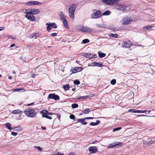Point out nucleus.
<instances>
[{
    "label": "nucleus",
    "mask_w": 155,
    "mask_h": 155,
    "mask_svg": "<svg viewBox=\"0 0 155 155\" xmlns=\"http://www.w3.org/2000/svg\"><path fill=\"white\" fill-rule=\"evenodd\" d=\"M62 21L63 22V25L64 27L66 28H68V23L66 19H65L64 20H62Z\"/></svg>",
    "instance_id": "b1692460"
},
{
    "label": "nucleus",
    "mask_w": 155,
    "mask_h": 155,
    "mask_svg": "<svg viewBox=\"0 0 155 155\" xmlns=\"http://www.w3.org/2000/svg\"><path fill=\"white\" fill-rule=\"evenodd\" d=\"M57 35V33H52L51 35L52 37H54L56 36Z\"/></svg>",
    "instance_id": "603ef678"
},
{
    "label": "nucleus",
    "mask_w": 155,
    "mask_h": 155,
    "mask_svg": "<svg viewBox=\"0 0 155 155\" xmlns=\"http://www.w3.org/2000/svg\"><path fill=\"white\" fill-rule=\"evenodd\" d=\"M86 120L85 118L83 119H78V122H80L83 125H86L87 124V122H84V120Z\"/></svg>",
    "instance_id": "6ab92c4d"
},
{
    "label": "nucleus",
    "mask_w": 155,
    "mask_h": 155,
    "mask_svg": "<svg viewBox=\"0 0 155 155\" xmlns=\"http://www.w3.org/2000/svg\"><path fill=\"white\" fill-rule=\"evenodd\" d=\"M47 114L49 115H52L53 114V113L52 112H48Z\"/></svg>",
    "instance_id": "13d9d810"
},
{
    "label": "nucleus",
    "mask_w": 155,
    "mask_h": 155,
    "mask_svg": "<svg viewBox=\"0 0 155 155\" xmlns=\"http://www.w3.org/2000/svg\"><path fill=\"white\" fill-rule=\"evenodd\" d=\"M49 25L50 27H51L52 28H57V25L56 24L54 23H49Z\"/></svg>",
    "instance_id": "a878e982"
},
{
    "label": "nucleus",
    "mask_w": 155,
    "mask_h": 155,
    "mask_svg": "<svg viewBox=\"0 0 155 155\" xmlns=\"http://www.w3.org/2000/svg\"><path fill=\"white\" fill-rule=\"evenodd\" d=\"M29 13H31L33 15L38 14L40 12V11L38 9L36 8L29 9Z\"/></svg>",
    "instance_id": "9b49d317"
},
{
    "label": "nucleus",
    "mask_w": 155,
    "mask_h": 155,
    "mask_svg": "<svg viewBox=\"0 0 155 155\" xmlns=\"http://www.w3.org/2000/svg\"><path fill=\"white\" fill-rule=\"evenodd\" d=\"M13 129L15 130H21V128L20 127H15L13 128Z\"/></svg>",
    "instance_id": "37998d69"
},
{
    "label": "nucleus",
    "mask_w": 155,
    "mask_h": 155,
    "mask_svg": "<svg viewBox=\"0 0 155 155\" xmlns=\"http://www.w3.org/2000/svg\"><path fill=\"white\" fill-rule=\"evenodd\" d=\"M122 143L119 142H114L111 143L108 147V148H112L114 147H116L117 148H118L121 147L122 145Z\"/></svg>",
    "instance_id": "7ed1b4c3"
},
{
    "label": "nucleus",
    "mask_w": 155,
    "mask_h": 155,
    "mask_svg": "<svg viewBox=\"0 0 155 155\" xmlns=\"http://www.w3.org/2000/svg\"><path fill=\"white\" fill-rule=\"evenodd\" d=\"M136 110L134 109H129L128 111L130 112L136 113Z\"/></svg>",
    "instance_id": "49530a36"
},
{
    "label": "nucleus",
    "mask_w": 155,
    "mask_h": 155,
    "mask_svg": "<svg viewBox=\"0 0 155 155\" xmlns=\"http://www.w3.org/2000/svg\"><path fill=\"white\" fill-rule=\"evenodd\" d=\"M22 12L23 13H26V14H28L29 12V9H23L22 10Z\"/></svg>",
    "instance_id": "ea45409f"
},
{
    "label": "nucleus",
    "mask_w": 155,
    "mask_h": 155,
    "mask_svg": "<svg viewBox=\"0 0 155 155\" xmlns=\"http://www.w3.org/2000/svg\"><path fill=\"white\" fill-rule=\"evenodd\" d=\"M24 113L26 115L30 117H34L36 115L34 110L29 108L26 109L24 111Z\"/></svg>",
    "instance_id": "f257e3e1"
},
{
    "label": "nucleus",
    "mask_w": 155,
    "mask_h": 155,
    "mask_svg": "<svg viewBox=\"0 0 155 155\" xmlns=\"http://www.w3.org/2000/svg\"><path fill=\"white\" fill-rule=\"evenodd\" d=\"M154 142H155V140H150V139L148 138L147 140H145L143 142V143L147 145H150L153 144Z\"/></svg>",
    "instance_id": "ddd939ff"
},
{
    "label": "nucleus",
    "mask_w": 155,
    "mask_h": 155,
    "mask_svg": "<svg viewBox=\"0 0 155 155\" xmlns=\"http://www.w3.org/2000/svg\"><path fill=\"white\" fill-rule=\"evenodd\" d=\"M33 5H40L41 4V2L36 1H33Z\"/></svg>",
    "instance_id": "473e14b6"
},
{
    "label": "nucleus",
    "mask_w": 155,
    "mask_h": 155,
    "mask_svg": "<svg viewBox=\"0 0 155 155\" xmlns=\"http://www.w3.org/2000/svg\"><path fill=\"white\" fill-rule=\"evenodd\" d=\"M70 87V85L68 84H66L63 86V88L65 91L68 90Z\"/></svg>",
    "instance_id": "c85d7f7f"
},
{
    "label": "nucleus",
    "mask_w": 155,
    "mask_h": 155,
    "mask_svg": "<svg viewBox=\"0 0 155 155\" xmlns=\"http://www.w3.org/2000/svg\"><path fill=\"white\" fill-rule=\"evenodd\" d=\"M95 54L92 55V54L87 53V55H86V58H95L96 56Z\"/></svg>",
    "instance_id": "5701e85b"
},
{
    "label": "nucleus",
    "mask_w": 155,
    "mask_h": 155,
    "mask_svg": "<svg viewBox=\"0 0 155 155\" xmlns=\"http://www.w3.org/2000/svg\"><path fill=\"white\" fill-rule=\"evenodd\" d=\"M76 7L77 5L75 4H73L70 6L68 9L69 15L72 19H74V12Z\"/></svg>",
    "instance_id": "f03ea898"
},
{
    "label": "nucleus",
    "mask_w": 155,
    "mask_h": 155,
    "mask_svg": "<svg viewBox=\"0 0 155 155\" xmlns=\"http://www.w3.org/2000/svg\"><path fill=\"white\" fill-rule=\"evenodd\" d=\"M110 12L109 10H107L104 12L103 14V15H110Z\"/></svg>",
    "instance_id": "7c9ffc66"
},
{
    "label": "nucleus",
    "mask_w": 155,
    "mask_h": 155,
    "mask_svg": "<svg viewBox=\"0 0 155 155\" xmlns=\"http://www.w3.org/2000/svg\"><path fill=\"white\" fill-rule=\"evenodd\" d=\"M106 56L105 54L104 53H98V56L101 58H103L104 57Z\"/></svg>",
    "instance_id": "c756f323"
},
{
    "label": "nucleus",
    "mask_w": 155,
    "mask_h": 155,
    "mask_svg": "<svg viewBox=\"0 0 155 155\" xmlns=\"http://www.w3.org/2000/svg\"><path fill=\"white\" fill-rule=\"evenodd\" d=\"M153 26L152 25H148L143 27V30H144L145 31H147L149 30V29L153 28Z\"/></svg>",
    "instance_id": "412c9836"
},
{
    "label": "nucleus",
    "mask_w": 155,
    "mask_h": 155,
    "mask_svg": "<svg viewBox=\"0 0 155 155\" xmlns=\"http://www.w3.org/2000/svg\"><path fill=\"white\" fill-rule=\"evenodd\" d=\"M136 113H141V110H136Z\"/></svg>",
    "instance_id": "6e6d98bb"
},
{
    "label": "nucleus",
    "mask_w": 155,
    "mask_h": 155,
    "mask_svg": "<svg viewBox=\"0 0 155 155\" xmlns=\"http://www.w3.org/2000/svg\"><path fill=\"white\" fill-rule=\"evenodd\" d=\"M89 97V96L88 95H86V96H82L80 97H78L77 98V100H80L81 99H86L87 98H88Z\"/></svg>",
    "instance_id": "2f4dec72"
},
{
    "label": "nucleus",
    "mask_w": 155,
    "mask_h": 155,
    "mask_svg": "<svg viewBox=\"0 0 155 155\" xmlns=\"http://www.w3.org/2000/svg\"><path fill=\"white\" fill-rule=\"evenodd\" d=\"M104 3L108 5L117 3L120 0H102Z\"/></svg>",
    "instance_id": "20e7f679"
},
{
    "label": "nucleus",
    "mask_w": 155,
    "mask_h": 155,
    "mask_svg": "<svg viewBox=\"0 0 155 155\" xmlns=\"http://www.w3.org/2000/svg\"><path fill=\"white\" fill-rule=\"evenodd\" d=\"M82 68L81 67H76L74 69H72V73H75L76 72H79L82 71Z\"/></svg>",
    "instance_id": "2eb2a0df"
},
{
    "label": "nucleus",
    "mask_w": 155,
    "mask_h": 155,
    "mask_svg": "<svg viewBox=\"0 0 155 155\" xmlns=\"http://www.w3.org/2000/svg\"><path fill=\"white\" fill-rule=\"evenodd\" d=\"M11 134L12 135L16 136L18 134V133L16 132H11Z\"/></svg>",
    "instance_id": "3c124183"
},
{
    "label": "nucleus",
    "mask_w": 155,
    "mask_h": 155,
    "mask_svg": "<svg viewBox=\"0 0 155 155\" xmlns=\"http://www.w3.org/2000/svg\"><path fill=\"white\" fill-rule=\"evenodd\" d=\"M15 44H12L10 46V48H11V47H13V46H15Z\"/></svg>",
    "instance_id": "680f3d73"
},
{
    "label": "nucleus",
    "mask_w": 155,
    "mask_h": 155,
    "mask_svg": "<svg viewBox=\"0 0 155 155\" xmlns=\"http://www.w3.org/2000/svg\"><path fill=\"white\" fill-rule=\"evenodd\" d=\"M9 38H12V39H15V38H14V37L13 38V36H12V35H11L9 36Z\"/></svg>",
    "instance_id": "69168bd1"
},
{
    "label": "nucleus",
    "mask_w": 155,
    "mask_h": 155,
    "mask_svg": "<svg viewBox=\"0 0 155 155\" xmlns=\"http://www.w3.org/2000/svg\"><path fill=\"white\" fill-rule=\"evenodd\" d=\"M41 129L43 130H45L46 129V128L45 127L42 126L41 127Z\"/></svg>",
    "instance_id": "e2e57ef3"
},
{
    "label": "nucleus",
    "mask_w": 155,
    "mask_h": 155,
    "mask_svg": "<svg viewBox=\"0 0 155 155\" xmlns=\"http://www.w3.org/2000/svg\"><path fill=\"white\" fill-rule=\"evenodd\" d=\"M46 25L47 26L46 28L47 29V31L48 32H49L51 30V28L50 26L49 23H46Z\"/></svg>",
    "instance_id": "cd10ccee"
},
{
    "label": "nucleus",
    "mask_w": 155,
    "mask_h": 155,
    "mask_svg": "<svg viewBox=\"0 0 155 155\" xmlns=\"http://www.w3.org/2000/svg\"><path fill=\"white\" fill-rule=\"evenodd\" d=\"M147 111V110H141V113H145Z\"/></svg>",
    "instance_id": "4d7b16f0"
},
{
    "label": "nucleus",
    "mask_w": 155,
    "mask_h": 155,
    "mask_svg": "<svg viewBox=\"0 0 155 155\" xmlns=\"http://www.w3.org/2000/svg\"><path fill=\"white\" fill-rule=\"evenodd\" d=\"M89 42V40L87 39H85L83 40L81 42V44H86L88 43Z\"/></svg>",
    "instance_id": "c9c22d12"
},
{
    "label": "nucleus",
    "mask_w": 155,
    "mask_h": 155,
    "mask_svg": "<svg viewBox=\"0 0 155 155\" xmlns=\"http://www.w3.org/2000/svg\"><path fill=\"white\" fill-rule=\"evenodd\" d=\"M4 29L3 27H0V31Z\"/></svg>",
    "instance_id": "338daca9"
},
{
    "label": "nucleus",
    "mask_w": 155,
    "mask_h": 155,
    "mask_svg": "<svg viewBox=\"0 0 155 155\" xmlns=\"http://www.w3.org/2000/svg\"><path fill=\"white\" fill-rule=\"evenodd\" d=\"M42 117H45L50 120L52 119V117L51 116H49L47 115L42 114Z\"/></svg>",
    "instance_id": "72a5a7b5"
},
{
    "label": "nucleus",
    "mask_w": 155,
    "mask_h": 155,
    "mask_svg": "<svg viewBox=\"0 0 155 155\" xmlns=\"http://www.w3.org/2000/svg\"><path fill=\"white\" fill-rule=\"evenodd\" d=\"M82 111L83 112V113L85 114H88L90 112V110H89V109L87 108L86 109L82 110Z\"/></svg>",
    "instance_id": "f704fd0d"
},
{
    "label": "nucleus",
    "mask_w": 155,
    "mask_h": 155,
    "mask_svg": "<svg viewBox=\"0 0 155 155\" xmlns=\"http://www.w3.org/2000/svg\"><path fill=\"white\" fill-rule=\"evenodd\" d=\"M48 113V111L46 110H42L41 113L43 114L46 115V114H47Z\"/></svg>",
    "instance_id": "4c0bfd02"
},
{
    "label": "nucleus",
    "mask_w": 155,
    "mask_h": 155,
    "mask_svg": "<svg viewBox=\"0 0 155 155\" xmlns=\"http://www.w3.org/2000/svg\"><path fill=\"white\" fill-rule=\"evenodd\" d=\"M78 30L81 31L83 32H86L90 33L91 32V30L88 27H82L81 28H79Z\"/></svg>",
    "instance_id": "1a4fd4ad"
},
{
    "label": "nucleus",
    "mask_w": 155,
    "mask_h": 155,
    "mask_svg": "<svg viewBox=\"0 0 155 155\" xmlns=\"http://www.w3.org/2000/svg\"><path fill=\"white\" fill-rule=\"evenodd\" d=\"M48 99H53L57 101H58L60 99L58 95L54 94H49L48 96Z\"/></svg>",
    "instance_id": "6e6552de"
},
{
    "label": "nucleus",
    "mask_w": 155,
    "mask_h": 155,
    "mask_svg": "<svg viewBox=\"0 0 155 155\" xmlns=\"http://www.w3.org/2000/svg\"><path fill=\"white\" fill-rule=\"evenodd\" d=\"M102 15L100 11H97L91 15L92 18H97Z\"/></svg>",
    "instance_id": "423d86ee"
},
{
    "label": "nucleus",
    "mask_w": 155,
    "mask_h": 155,
    "mask_svg": "<svg viewBox=\"0 0 155 155\" xmlns=\"http://www.w3.org/2000/svg\"><path fill=\"white\" fill-rule=\"evenodd\" d=\"M59 16L60 19L61 20H64L65 18V15L62 12H60L59 13Z\"/></svg>",
    "instance_id": "f3484780"
},
{
    "label": "nucleus",
    "mask_w": 155,
    "mask_h": 155,
    "mask_svg": "<svg viewBox=\"0 0 155 155\" xmlns=\"http://www.w3.org/2000/svg\"><path fill=\"white\" fill-rule=\"evenodd\" d=\"M25 17L27 19L32 21H34L35 20V17L29 12L28 14H26Z\"/></svg>",
    "instance_id": "0eeeda50"
},
{
    "label": "nucleus",
    "mask_w": 155,
    "mask_h": 155,
    "mask_svg": "<svg viewBox=\"0 0 155 155\" xmlns=\"http://www.w3.org/2000/svg\"><path fill=\"white\" fill-rule=\"evenodd\" d=\"M110 84L113 85H114L116 83V80L115 79L112 80L110 82Z\"/></svg>",
    "instance_id": "79ce46f5"
},
{
    "label": "nucleus",
    "mask_w": 155,
    "mask_h": 155,
    "mask_svg": "<svg viewBox=\"0 0 155 155\" xmlns=\"http://www.w3.org/2000/svg\"><path fill=\"white\" fill-rule=\"evenodd\" d=\"M57 117L59 119H60L61 118V116L59 114H57Z\"/></svg>",
    "instance_id": "052dcab7"
},
{
    "label": "nucleus",
    "mask_w": 155,
    "mask_h": 155,
    "mask_svg": "<svg viewBox=\"0 0 155 155\" xmlns=\"http://www.w3.org/2000/svg\"><path fill=\"white\" fill-rule=\"evenodd\" d=\"M127 7L123 4H117L116 6V9L120 11H124L126 8Z\"/></svg>",
    "instance_id": "9d476101"
},
{
    "label": "nucleus",
    "mask_w": 155,
    "mask_h": 155,
    "mask_svg": "<svg viewBox=\"0 0 155 155\" xmlns=\"http://www.w3.org/2000/svg\"><path fill=\"white\" fill-rule=\"evenodd\" d=\"M54 155H63V154L62 153H55Z\"/></svg>",
    "instance_id": "5fc2aeb1"
},
{
    "label": "nucleus",
    "mask_w": 155,
    "mask_h": 155,
    "mask_svg": "<svg viewBox=\"0 0 155 155\" xmlns=\"http://www.w3.org/2000/svg\"><path fill=\"white\" fill-rule=\"evenodd\" d=\"M121 129V127H118L117 128H116L113 129V131L115 132L117 130H118Z\"/></svg>",
    "instance_id": "de8ad7c7"
},
{
    "label": "nucleus",
    "mask_w": 155,
    "mask_h": 155,
    "mask_svg": "<svg viewBox=\"0 0 155 155\" xmlns=\"http://www.w3.org/2000/svg\"><path fill=\"white\" fill-rule=\"evenodd\" d=\"M132 19L129 17H127L124 18L122 21V22L124 25H127L132 21Z\"/></svg>",
    "instance_id": "39448f33"
},
{
    "label": "nucleus",
    "mask_w": 155,
    "mask_h": 155,
    "mask_svg": "<svg viewBox=\"0 0 155 155\" xmlns=\"http://www.w3.org/2000/svg\"><path fill=\"white\" fill-rule=\"evenodd\" d=\"M131 42L129 41H126L124 42L123 46L125 48H129L131 45Z\"/></svg>",
    "instance_id": "dca6fc26"
},
{
    "label": "nucleus",
    "mask_w": 155,
    "mask_h": 155,
    "mask_svg": "<svg viewBox=\"0 0 155 155\" xmlns=\"http://www.w3.org/2000/svg\"><path fill=\"white\" fill-rule=\"evenodd\" d=\"M88 150L89 151H91V153H95L97 151V149L95 147L93 146L91 147H89L88 148Z\"/></svg>",
    "instance_id": "4468645a"
},
{
    "label": "nucleus",
    "mask_w": 155,
    "mask_h": 155,
    "mask_svg": "<svg viewBox=\"0 0 155 155\" xmlns=\"http://www.w3.org/2000/svg\"><path fill=\"white\" fill-rule=\"evenodd\" d=\"M24 89L23 88L20 89L19 88H17L15 89H14L13 90V91L14 92H16V91H19L20 90H24Z\"/></svg>",
    "instance_id": "a18cd8bd"
},
{
    "label": "nucleus",
    "mask_w": 155,
    "mask_h": 155,
    "mask_svg": "<svg viewBox=\"0 0 155 155\" xmlns=\"http://www.w3.org/2000/svg\"><path fill=\"white\" fill-rule=\"evenodd\" d=\"M39 35L38 33H33L32 35H30V37L31 38H35L38 37Z\"/></svg>",
    "instance_id": "4be33fe9"
},
{
    "label": "nucleus",
    "mask_w": 155,
    "mask_h": 155,
    "mask_svg": "<svg viewBox=\"0 0 155 155\" xmlns=\"http://www.w3.org/2000/svg\"><path fill=\"white\" fill-rule=\"evenodd\" d=\"M34 147L35 148H37L40 151H41L42 150L41 148L39 146H35Z\"/></svg>",
    "instance_id": "8fccbe9b"
},
{
    "label": "nucleus",
    "mask_w": 155,
    "mask_h": 155,
    "mask_svg": "<svg viewBox=\"0 0 155 155\" xmlns=\"http://www.w3.org/2000/svg\"><path fill=\"white\" fill-rule=\"evenodd\" d=\"M91 64L93 66H98L100 67H102L103 66L102 64L101 63H99L94 62H92Z\"/></svg>",
    "instance_id": "aec40b11"
},
{
    "label": "nucleus",
    "mask_w": 155,
    "mask_h": 155,
    "mask_svg": "<svg viewBox=\"0 0 155 155\" xmlns=\"http://www.w3.org/2000/svg\"><path fill=\"white\" fill-rule=\"evenodd\" d=\"M87 53H84L83 54V55L86 58V55H87Z\"/></svg>",
    "instance_id": "0e129e2a"
},
{
    "label": "nucleus",
    "mask_w": 155,
    "mask_h": 155,
    "mask_svg": "<svg viewBox=\"0 0 155 155\" xmlns=\"http://www.w3.org/2000/svg\"><path fill=\"white\" fill-rule=\"evenodd\" d=\"M73 83L75 84L78 85L80 84V81L78 80L77 79L74 80Z\"/></svg>",
    "instance_id": "a19ab883"
},
{
    "label": "nucleus",
    "mask_w": 155,
    "mask_h": 155,
    "mask_svg": "<svg viewBox=\"0 0 155 155\" xmlns=\"http://www.w3.org/2000/svg\"><path fill=\"white\" fill-rule=\"evenodd\" d=\"M86 120L85 118L83 119H78V122H80L83 125H86L87 124V122H84V120Z\"/></svg>",
    "instance_id": "a211bd4d"
},
{
    "label": "nucleus",
    "mask_w": 155,
    "mask_h": 155,
    "mask_svg": "<svg viewBox=\"0 0 155 155\" xmlns=\"http://www.w3.org/2000/svg\"><path fill=\"white\" fill-rule=\"evenodd\" d=\"M12 113L14 114H19V120L21 119L20 117L21 116V114H22V111L19 109H17L16 110H14L12 111Z\"/></svg>",
    "instance_id": "f8f14e48"
},
{
    "label": "nucleus",
    "mask_w": 155,
    "mask_h": 155,
    "mask_svg": "<svg viewBox=\"0 0 155 155\" xmlns=\"http://www.w3.org/2000/svg\"><path fill=\"white\" fill-rule=\"evenodd\" d=\"M78 106V105L77 104H73L71 105V107L73 109L77 108Z\"/></svg>",
    "instance_id": "58836bf2"
},
{
    "label": "nucleus",
    "mask_w": 155,
    "mask_h": 155,
    "mask_svg": "<svg viewBox=\"0 0 155 155\" xmlns=\"http://www.w3.org/2000/svg\"><path fill=\"white\" fill-rule=\"evenodd\" d=\"M6 127L9 130H11L12 129V127H11V124L8 123H6L5 124Z\"/></svg>",
    "instance_id": "bb28decb"
},
{
    "label": "nucleus",
    "mask_w": 155,
    "mask_h": 155,
    "mask_svg": "<svg viewBox=\"0 0 155 155\" xmlns=\"http://www.w3.org/2000/svg\"><path fill=\"white\" fill-rule=\"evenodd\" d=\"M100 122V121L97 120L96 122L94 123L93 122H91L90 123V124L91 126H95L99 124Z\"/></svg>",
    "instance_id": "393cba45"
},
{
    "label": "nucleus",
    "mask_w": 155,
    "mask_h": 155,
    "mask_svg": "<svg viewBox=\"0 0 155 155\" xmlns=\"http://www.w3.org/2000/svg\"><path fill=\"white\" fill-rule=\"evenodd\" d=\"M119 35L117 34H111L110 35V36L111 37H114L117 38H118Z\"/></svg>",
    "instance_id": "e433bc0d"
},
{
    "label": "nucleus",
    "mask_w": 155,
    "mask_h": 155,
    "mask_svg": "<svg viewBox=\"0 0 155 155\" xmlns=\"http://www.w3.org/2000/svg\"><path fill=\"white\" fill-rule=\"evenodd\" d=\"M68 155H75V154H74L73 152H71L68 154Z\"/></svg>",
    "instance_id": "bf43d9fd"
},
{
    "label": "nucleus",
    "mask_w": 155,
    "mask_h": 155,
    "mask_svg": "<svg viewBox=\"0 0 155 155\" xmlns=\"http://www.w3.org/2000/svg\"><path fill=\"white\" fill-rule=\"evenodd\" d=\"M12 72L13 74H16L14 70L12 71Z\"/></svg>",
    "instance_id": "774afa93"
},
{
    "label": "nucleus",
    "mask_w": 155,
    "mask_h": 155,
    "mask_svg": "<svg viewBox=\"0 0 155 155\" xmlns=\"http://www.w3.org/2000/svg\"><path fill=\"white\" fill-rule=\"evenodd\" d=\"M93 118H94V117H85V119L86 120H87V119H93Z\"/></svg>",
    "instance_id": "864d4df0"
},
{
    "label": "nucleus",
    "mask_w": 155,
    "mask_h": 155,
    "mask_svg": "<svg viewBox=\"0 0 155 155\" xmlns=\"http://www.w3.org/2000/svg\"><path fill=\"white\" fill-rule=\"evenodd\" d=\"M69 117L70 118L73 120H74L75 118V116L73 114L70 115L69 116Z\"/></svg>",
    "instance_id": "09e8293b"
},
{
    "label": "nucleus",
    "mask_w": 155,
    "mask_h": 155,
    "mask_svg": "<svg viewBox=\"0 0 155 155\" xmlns=\"http://www.w3.org/2000/svg\"><path fill=\"white\" fill-rule=\"evenodd\" d=\"M33 1H31L28 2L26 3V5H33Z\"/></svg>",
    "instance_id": "c03bdc74"
}]
</instances>
